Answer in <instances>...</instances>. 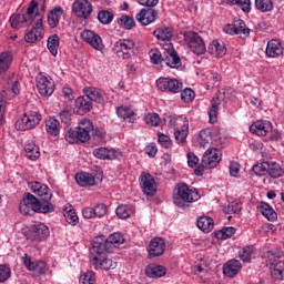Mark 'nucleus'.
<instances>
[{
	"instance_id": "f3484780",
	"label": "nucleus",
	"mask_w": 284,
	"mask_h": 284,
	"mask_svg": "<svg viewBox=\"0 0 284 284\" xmlns=\"http://www.w3.org/2000/svg\"><path fill=\"white\" fill-rule=\"evenodd\" d=\"M49 236H50V229L43 223H37L32 225L28 234L29 241H36V243L45 241V239H48Z\"/></svg>"
},
{
	"instance_id": "c756f323",
	"label": "nucleus",
	"mask_w": 284,
	"mask_h": 284,
	"mask_svg": "<svg viewBox=\"0 0 284 284\" xmlns=\"http://www.w3.org/2000/svg\"><path fill=\"white\" fill-rule=\"evenodd\" d=\"M45 131L50 136H59L61 134V123L57 118L50 116L45 120Z\"/></svg>"
},
{
	"instance_id": "0e129e2a",
	"label": "nucleus",
	"mask_w": 284,
	"mask_h": 284,
	"mask_svg": "<svg viewBox=\"0 0 284 284\" xmlns=\"http://www.w3.org/2000/svg\"><path fill=\"white\" fill-rule=\"evenodd\" d=\"M59 118H60L61 122L64 125H67V126L72 125V111H70V110H62L59 113Z\"/></svg>"
},
{
	"instance_id": "0eeeda50",
	"label": "nucleus",
	"mask_w": 284,
	"mask_h": 284,
	"mask_svg": "<svg viewBox=\"0 0 284 284\" xmlns=\"http://www.w3.org/2000/svg\"><path fill=\"white\" fill-rule=\"evenodd\" d=\"M31 191L36 196H38V203L42 206H51L49 209V214L54 210V204H52L50 201H52V192H50V187L48 185L40 183V182H31L30 183Z\"/></svg>"
},
{
	"instance_id": "412c9836",
	"label": "nucleus",
	"mask_w": 284,
	"mask_h": 284,
	"mask_svg": "<svg viewBox=\"0 0 284 284\" xmlns=\"http://www.w3.org/2000/svg\"><path fill=\"white\" fill-rule=\"evenodd\" d=\"M72 12L80 19H88L89 14H92V3L88 0H78L72 6Z\"/></svg>"
},
{
	"instance_id": "a18cd8bd",
	"label": "nucleus",
	"mask_w": 284,
	"mask_h": 284,
	"mask_svg": "<svg viewBox=\"0 0 284 284\" xmlns=\"http://www.w3.org/2000/svg\"><path fill=\"white\" fill-rule=\"evenodd\" d=\"M118 26H120V28H124V30H133V28H136V22L134 21V18L130 17V16H121L118 21H116Z\"/></svg>"
},
{
	"instance_id": "c85d7f7f",
	"label": "nucleus",
	"mask_w": 284,
	"mask_h": 284,
	"mask_svg": "<svg viewBox=\"0 0 284 284\" xmlns=\"http://www.w3.org/2000/svg\"><path fill=\"white\" fill-rule=\"evenodd\" d=\"M84 94L90 99L91 103H105V93L101 89L88 87L83 89Z\"/></svg>"
},
{
	"instance_id": "7ed1b4c3",
	"label": "nucleus",
	"mask_w": 284,
	"mask_h": 284,
	"mask_svg": "<svg viewBox=\"0 0 284 284\" xmlns=\"http://www.w3.org/2000/svg\"><path fill=\"white\" fill-rule=\"evenodd\" d=\"M178 192L173 195V203L178 207L185 210L186 203H196L201 199V194L194 187L187 186V184H179Z\"/></svg>"
},
{
	"instance_id": "603ef678",
	"label": "nucleus",
	"mask_w": 284,
	"mask_h": 284,
	"mask_svg": "<svg viewBox=\"0 0 284 284\" xmlns=\"http://www.w3.org/2000/svg\"><path fill=\"white\" fill-rule=\"evenodd\" d=\"M199 143L202 148L212 143V129H204L199 134Z\"/></svg>"
},
{
	"instance_id": "dca6fc26",
	"label": "nucleus",
	"mask_w": 284,
	"mask_h": 284,
	"mask_svg": "<svg viewBox=\"0 0 284 284\" xmlns=\"http://www.w3.org/2000/svg\"><path fill=\"white\" fill-rule=\"evenodd\" d=\"M37 88L39 94L41 97H52L54 93V81H52V78L45 77L42 73L38 74L36 78Z\"/></svg>"
},
{
	"instance_id": "1a4fd4ad",
	"label": "nucleus",
	"mask_w": 284,
	"mask_h": 284,
	"mask_svg": "<svg viewBox=\"0 0 284 284\" xmlns=\"http://www.w3.org/2000/svg\"><path fill=\"white\" fill-rule=\"evenodd\" d=\"M184 42L189 45L193 54H205V42H203V38L199 33L194 31L184 32Z\"/></svg>"
},
{
	"instance_id": "6ab92c4d",
	"label": "nucleus",
	"mask_w": 284,
	"mask_h": 284,
	"mask_svg": "<svg viewBox=\"0 0 284 284\" xmlns=\"http://www.w3.org/2000/svg\"><path fill=\"white\" fill-rule=\"evenodd\" d=\"M140 186L146 196H154L156 194V181H154V178L150 173L141 174Z\"/></svg>"
},
{
	"instance_id": "aec40b11",
	"label": "nucleus",
	"mask_w": 284,
	"mask_h": 284,
	"mask_svg": "<svg viewBox=\"0 0 284 284\" xmlns=\"http://www.w3.org/2000/svg\"><path fill=\"white\" fill-rule=\"evenodd\" d=\"M149 258H156V256H163L165 254V240L161 237H154L150 241L149 247Z\"/></svg>"
},
{
	"instance_id": "79ce46f5",
	"label": "nucleus",
	"mask_w": 284,
	"mask_h": 284,
	"mask_svg": "<svg viewBox=\"0 0 284 284\" xmlns=\"http://www.w3.org/2000/svg\"><path fill=\"white\" fill-rule=\"evenodd\" d=\"M115 213L119 219H130L131 215L134 214V206L128 204L119 205L115 210Z\"/></svg>"
},
{
	"instance_id": "a19ab883",
	"label": "nucleus",
	"mask_w": 284,
	"mask_h": 284,
	"mask_svg": "<svg viewBox=\"0 0 284 284\" xmlns=\"http://www.w3.org/2000/svg\"><path fill=\"white\" fill-rule=\"evenodd\" d=\"M153 34L158 39V41H170L173 37L172 28H160L153 31Z\"/></svg>"
},
{
	"instance_id": "20e7f679",
	"label": "nucleus",
	"mask_w": 284,
	"mask_h": 284,
	"mask_svg": "<svg viewBox=\"0 0 284 284\" xmlns=\"http://www.w3.org/2000/svg\"><path fill=\"white\" fill-rule=\"evenodd\" d=\"M19 210L24 216H30L36 214V212L38 214H50L51 206H42L37 196L32 195V193H27L20 202Z\"/></svg>"
},
{
	"instance_id": "bf43d9fd",
	"label": "nucleus",
	"mask_w": 284,
	"mask_h": 284,
	"mask_svg": "<svg viewBox=\"0 0 284 284\" xmlns=\"http://www.w3.org/2000/svg\"><path fill=\"white\" fill-rule=\"evenodd\" d=\"M267 168H270V162H262L253 165V172L256 176H265L267 174Z\"/></svg>"
},
{
	"instance_id": "2f4dec72",
	"label": "nucleus",
	"mask_w": 284,
	"mask_h": 284,
	"mask_svg": "<svg viewBox=\"0 0 284 284\" xmlns=\"http://www.w3.org/2000/svg\"><path fill=\"white\" fill-rule=\"evenodd\" d=\"M93 156L102 161H105V160L112 161L116 159V151L110 150L108 148H98L93 151Z\"/></svg>"
},
{
	"instance_id": "49530a36",
	"label": "nucleus",
	"mask_w": 284,
	"mask_h": 284,
	"mask_svg": "<svg viewBox=\"0 0 284 284\" xmlns=\"http://www.w3.org/2000/svg\"><path fill=\"white\" fill-rule=\"evenodd\" d=\"M10 65H12V53L2 52L0 54V72H8V70H10Z\"/></svg>"
},
{
	"instance_id": "2eb2a0df",
	"label": "nucleus",
	"mask_w": 284,
	"mask_h": 284,
	"mask_svg": "<svg viewBox=\"0 0 284 284\" xmlns=\"http://www.w3.org/2000/svg\"><path fill=\"white\" fill-rule=\"evenodd\" d=\"M224 32L231 36L236 34L240 39H247L250 37V28H247L243 20H234L232 24H226Z\"/></svg>"
},
{
	"instance_id": "ddd939ff",
	"label": "nucleus",
	"mask_w": 284,
	"mask_h": 284,
	"mask_svg": "<svg viewBox=\"0 0 284 284\" xmlns=\"http://www.w3.org/2000/svg\"><path fill=\"white\" fill-rule=\"evenodd\" d=\"M156 88L161 90V92L178 94V92H182L183 90V82L171 78H159L156 80Z\"/></svg>"
},
{
	"instance_id": "8fccbe9b",
	"label": "nucleus",
	"mask_w": 284,
	"mask_h": 284,
	"mask_svg": "<svg viewBox=\"0 0 284 284\" xmlns=\"http://www.w3.org/2000/svg\"><path fill=\"white\" fill-rule=\"evenodd\" d=\"M255 8L260 12H272L274 10V2L272 0H255Z\"/></svg>"
},
{
	"instance_id": "4be33fe9",
	"label": "nucleus",
	"mask_w": 284,
	"mask_h": 284,
	"mask_svg": "<svg viewBox=\"0 0 284 284\" xmlns=\"http://www.w3.org/2000/svg\"><path fill=\"white\" fill-rule=\"evenodd\" d=\"M159 13L156 10L149 8V9H142L136 16L135 19L141 23L142 26H150V23H154L156 21V16Z\"/></svg>"
},
{
	"instance_id": "ea45409f",
	"label": "nucleus",
	"mask_w": 284,
	"mask_h": 284,
	"mask_svg": "<svg viewBox=\"0 0 284 284\" xmlns=\"http://www.w3.org/2000/svg\"><path fill=\"white\" fill-rule=\"evenodd\" d=\"M116 114L120 119H124L129 123H134V111L130 106H118Z\"/></svg>"
},
{
	"instance_id": "f704fd0d",
	"label": "nucleus",
	"mask_w": 284,
	"mask_h": 284,
	"mask_svg": "<svg viewBox=\"0 0 284 284\" xmlns=\"http://www.w3.org/2000/svg\"><path fill=\"white\" fill-rule=\"evenodd\" d=\"M256 256V248L253 245L242 247L239 252V257L243 263H252V258Z\"/></svg>"
},
{
	"instance_id": "bb28decb",
	"label": "nucleus",
	"mask_w": 284,
	"mask_h": 284,
	"mask_svg": "<svg viewBox=\"0 0 284 284\" xmlns=\"http://www.w3.org/2000/svg\"><path fill=\"white\" fill-rule=\"evenodd\" d=\"M75 182L80 187H94L97 185V176L88 172H80L75 174Z\"/></svg>"
},
{
	"instance_id": "72a5a7b5",
	"label": "nucleus",
	"mask_w": 284,
	"mask_h": 284,
	"mask_svg": "<svg viewBox=\"0 0 284 284\" xmlns=\"http://www.w3.org/2000/svg\"><path fill=\"white\" fill-rule=\"evenodd\" d=\"M61 17H63V8L55 7L50 11L48 16V23L50 28H57L59 26V21H61Z\"/></svg>"
},
{
	"instance_id": "39448f33",
	"label": "nucleus",
	"mask_w": 284,
	"mask_h": 284,
	"mask_svg": "<svg viewBox=\"0 0 284 284\" xmlns=\"http://www.w3.org/2000/svg\"><path fill=\"white\" fill-rule=\"evenodd\" d=\"M221 163V151L216 148H212L205 151L202 156V163L194 170L196 176H203L205 170H212Z\"/></svg>"
},
{
	"instance_id": "6e6d98bb",
	"label": "nucleus",
	"mask_w": 284,
	"mask_h": 284,
	"mask_svg": "<svg viewBox=\"0 0 284 284\" xmlns=\"http://www.w3.org/2000/svg\"><path fill=\"white\" fill-rule=\"evenodd\" d=\"M230 6H237L243 12L252 10V2L250 0H229Z\"/></svg>"
},
{
	"instance_id": "69168bd1",
	"label": "nucleus",
	"mask_w": 284,
	"mask_h": 284,
	"mask_svg": "<svg viewBox=\"0 0 284 284\" xmlns=\"http://www.w3.org/2000/svg\"><path fill=\"white\" fill-rule=\"evenodd\" d=\"M185 123H190L187 122V119L185 118H170L169 120V125L170 128H173L174 131L176 130V128H183V125H185Z\"/></svg>"
},
{
	"instance_id": "cd10ccee",
	"label": "nucleus",
	"mask_w": 284,
	"mask_h": 284,
	"mask_svg": "<svg viewBox=\"0 0 284 284\" xmlns=\"http://www.w3.org/2000/svg\"><path fill=\"white\" fill-rule=\"evenodd\" d=\"M209 54L215 57V59L223 58L224 54H227V49L225 48L224 42H219V40H213L207 48Z\"/></svg>"
},
{
	"instance_id": "f8f14e48",
	"label": "nucleus",
	"mask_w": 284,
	"mask_h": 284,
	"mask_svg": "<svg viewBox=\"0 0 284 284\" xmlns=\"http://www.w3.org/2000/svg\"><path fill=\"white\" fill-rule=\"evenodd\" d=\"M36 19L37 21L32 29L24 36V41L27 43H37V41H41L43 39V34H45V30H43V17L36 13Z\"/></svg>"
},
{
	"instance_id": "a878e982",
	"label": "nucleus",
	"mask_w": 284,
	"mask_h": 284,
	"mask_svg": "<svg viewBox=\"0 0 284 284\" xmlns=\"http://www.w3.org/2000/svg\"><path fill=\"white\" fill-rule=\"evenodd\" d=\"M92 110V102L90 98H88L85 94L79 97L75 100V114H79L80 116H83V114H88Z\"/></svg>"
},
{
	"instance_id": "b1692460",
	"label": "nucleus",
	"mask_w": 284,
	"mask_h": 284,
	"mask_svg": "<svg viewBox=\"0 0 284 284\" xmlns=\"http://www.w3.org/2000/svg\"><path fill=\"white\" fill-rule=\"evenodd\" d=\"M250 131L257 136H267L272 132V122L263 120L256 121L250 126Z\"/></svg>"
},
{
	"instance_id": "9d476101",
	"label": "nucleus",
	"mask_w": 284,
	"mask_h": 284,
	"mask_svg": "<svg viewBox=\"0 0 284 284\" xmlns=\"http://www.w3.org/2000/svg\"><path fill=\"white\" fill-rule=\"evenodd\" d=\"M109 254L108 252L102 253H93L92 246L90 248L91 256V265H93L94 270H116V262L110 258H104V256Z\"/></svg>"
},
{
	"instance_id": "4d7b16f0",
	"label": "nucleus",
	"mask_w": 284,
	"mask_h": 284,
	"mask_svg": "<svg viewBox=\"0 0 284 284\" xmlns=\"http://www.w3.org/2000/svg\"><path fill=\"white\" fill-rule=\"evenodd\" d=\"M80 284H97V274L92 271H88L80 276Z\"/></svg>"
},
{
	"instance_id": "f03ea898",
	"label": "nucleus",
	"mask_w": 284,
	"mask_h": 284,
	"mask_svg": "<svg viewBox=\"0 0 284 284\" xmlns=\"http://www.w3.org/2000/svg\"><path fill=\"white\" fill-rule=\"evenodd\" d=\"M94 131V124L88 119H82L77 128L69 129L64 139L68 143H88L90 133Z\"/></svg>"
},
{
	"instance_id": "680f3d73",
	"label": "nucleus",
	"mask_w": 284,
	"mask_h": 284,
	"mask_svg": "<svg viewBox=\"0 0 284 284\" xmlns=\"http://www.w3.org/2000/svg\"><path fill=\"white\" fill-rule=\"evenodd\" d=\"M12 276V271L10 266L6 264H0V283H6Z\"/></svg>"
},
{
	"instance_id": "5fc2aeb1",
	"label": "nucleus",
	"mask_w": 284,
	"mask_h": 284,
	"mask_svg": "<svg viewBox=\"0 0 284 284\" xmlns=\"http://www.w3.org/2000/svg\"><path fill=\"white\" fill-rule=\"evenodd\" d=\"M64 219L69 225H77L79 223V215H77V211L73 209H64Z\"/></svg>"
},
{
	"instance_id": "4468645a",
	"label": "nucleus",
	"mask_w": 284,
	"mask_h": 284,
	"mask_svg": "<svg viewBox=\"0 0 284 284\" xmlns=\"http://www.w3.org/2000/svg\"><path fill=\"white\" fill-rule=\"evenodd\" d=\"M163 50H164L163 63H165L168 68L179 70V68H181L183 63L181 62V57H179V53H176L172 43L169 42L164 44Z\"/></svg>"
},
{
	"instance_id": "052dcab7",
	"label": "nucleus",
	"mask_w": 284,
	"mask_h": 284,
	"mask_svg": "<svg viewBox=\"0 0 284 284\" xmlns=\"http://www.w3.org/2000/svg\"><path fill=\"white\" fill-rule=\"evenodd\" d=\"M32 272H34L37 276H43V274L48 272V264L44 261L36 262Z\"/></svg>"
},
{
	"instance_id": "09e8293b",
	"label": "nucleus",
	"mask_w": 284,
	"mask_h": 284,
	"mask_svg": "<svg viewBox=\"0 0 284 284\" xmlns=\"http://www.w3.org/2000/svg\"><path fill=\"white\" fill-rule=\"evenodd\" d=\"M267 174L271 179H281L283 176V168L276 162H268Z\"/></svg>"
},
{
	"instance_id": "864d4df0",
	"label": "nucleus",
	"mask_w": 284,
	"mask_h": 284,
	"mask_svg": "<svg viewBox=\"0 0 284 284\" xmlns=\"http://www.w3.org/2000/svg\"><path fill=\"white\" fill-rule=\"evenodd\" d=\"M98 20L103 26H110V23H112V21H114V13H112L108 10H102L98 13Z\"/></svg>"
},
{
	"instance_id": "de8ad7c7",
	"label": "nucleus",
	"mask_w": 284,
	"mask_h": 284,
	"mask_svg": "<svg viewBox=\"0 0 284 284\" xmlns=\"http://www.w3.org/2000/svg\"><path fill=\"white\" fill-rule=\"evenodd\" d=\"M211 109L209 111V121L210 123H216L219 121V106L221 105V100L219 98L213 99L211 102Z\"/></svg>"
},
{
	"instance_id": "423d86ee",
	"label": "nucleus",
	"mask_w": 284,
	"mask_h": 284,
	"mask_svg": "<svg viewBox=\"0 0 284 284\" xmlns=\"http://www.w3.org/2000/svg\"><path fill=\"white\" fill-rule=\"evenodd\" d=\"M113 52L118 59L130 60L136 57V43L132 39H120L113 44Z\"/></svg>"
},
{
	"instance_id": "e2e57ef3",
	"label": "nucleus",
	"mask_w": 284,
	"mask_h": 284,
	"mask_svg": "<svg viewBox=\"0 0 284 284\" xmlns=\"http://www.w3.org/2000/svg\"><path fill=\"white\" fill-rule=\"evenodd\" d=\"M243 210V204L239 201H233L229 203L227 207L224 209V212H227V214L233 213V214H239Z\"/></svg>"
},
{
	"instance_id": "4c0bfd02",
	"label": "nucleus",
	"mask_w": 284,
	"mask_h": 284,
	"mask_svg": "<svg viewBox=\"0 0 284 284\" xmlns=\"http://www.w3.org/2000/svg\"><path fill=\"white\" fill-rule=\"evenodd\" d=\"M197 227L207 234L214 230V220L212 217L202 216L197 220Z\"/></svg>"
},
{
	"instance_id": "e433bc0d",
	"label": "nucleus",
	"mask_w": 284,
	"mask_h": 284,
	"mask_svg": "<svg viewBox=\"0 0 284 284\" xmlns=\"http://www.w3.org/2000/svg\"><path fill=\"white\" fill-rule=\"evenodd\" d=\"M11 28L19 30V28H23L26 23H30L28 17L23 13L13 14L10 18Z\"/></svg>"
},
{
	"instance_id": "f257e3e1",
	"label": "nucleus",
	"mask_w": 284,
	"mask_h": 284,
	"mask_svg": "<svg viewBox=\"0 0 284 284\" xmlns=\"http://www.w3.org/2000/svg\"><path fill=\"white\" fill-rule=\"evenodd\" d=\"M123 243H125V237H123V234L121 233H113L108 239L100 235L94 237L92 242V253L99 254L108 252L109 254H112V252H114L119 245H123Z\"/></svg>"
},
{
	"instance_id": "473e14b6",
	"label": "nucleus",
	"mask_w": 284,
	"mask_h": 284,
	"mask_svg": "<svg viewBox=\"0 0 284 284\" xmlns=\"http://www.w3.org/2000/svg\"><path fill=\"white\" fill-rule=\"evenodd\" d=\"M24 152L27 154V158L30 159V161H37L39 156H41V152L39 150V146L34 141H28L24 145Z\"/></svg>"
},
{
	"instance_id": "13d9d810",
	"label": "nucleus",
	"mask_w": 284,
	"mask_h": 284,
	"mask_svg": "<svg viewBox=\"0 0 284 284\" xmlns=\"http://www.w3.org/2000/svg\"><path fill=\"white\" fill-rule=\"evenodd\" d=\"M37 1H31V6L27 9V12L24 14V17H27V19L29 20V26L34 23V21L37 22V14H34V10H37Z\"/></svg>"
},
{
	"instance_id": "37998d69",
	"label": "nucleus",
	"mask_w": 284,
	"mask_h": 284,
	"mask_svg": "<svg viewBox=\"0 0 284 284\" xmlns=\"http://www.w3.org/2000/svg\"><path fill=\"white\" fill-rule=\"evenodd\" d=\"M149 57H150L151 63H153L155 68L158 69L163 68L164 54L162 55L159 49H151L149 52Z\"/></svg>"
},
{
	"instance_id": "5701e85b",
	"label": "nucleus",
	"mask_w": 284,
	"mask_h": 284,
	"mask_svg": "<svg viewBox=\"0 0 284 284\" xmlns=\"http://www.w3.org/2000/svg\"><path fill=\"white\" fill-rule=\"evenodd\" d=\"M283 43L281 40L272 39L267 42L266 45V57L270 59H276L283 57Z\"/></svg>"
},
{
	"instance_id": "3c124183",
	"label": "nucleus",
	"mask_w": 284,
	"mask_h": 284,
	"mask_svg": "<svg viewBox=\"0 0 284 284\" xmlns=\"http://www.w3.org/2000/svg\"><path fill=\"white\" fill-rule=\"evenodd\" d=\"M236 234V229L230 226V227H224L217 232H215V239H219L220 241H225L227 239H232Z\"/></svg>"
},
{
	"instance_id": "58836bf2",
	"label": "nucleus",
	"mask_w": 284,
	"mask_h": 284,
	"mask_svg": "<svg viewBox=\"0 0 284 284\" xmlns=\"http://www.w3.org/2000/svg\"><path fill=\"white\" fill-rule=\"evenodd\" d=\"M59 34H52L47 40V48L52 57H57L59 54Z\"/></svg>"
},
{
	"instance_id": "c9c22d12",
	"label": "nucleus",
	"mask_w": 284,
	"mask_h": 284,
	"mask_svg": "<svg viewBox=\"0 0 284 284\" xmlns=\"http://www.w3.org/2000/svg\"><path fill=\"white\" fill-rule=\"evenodd\" d=\"M190 132V123H184L181 128L174 130V139L178 143H185L187 139V133Z\"/></svg>"
},
{
	"instance_id": "774afa93",
	"label": "nucleus",
	"mask_w": 284,
	"mask_h": 284,
	"mask_svg": "<svg viewBox=\"0 0 284 284\" xmlns=\"http://www.w3.org/2000/svg\"><path fill=\"white\" fill-rule=\"evenodd\" d=\"M194 97H196V93L190 88H186L181 92V99L184 103H190V101H193Z\"/></svg>"
},
{
	"instance_id": "7c9ffc66",
	"label": "nucleus",
	"mask_w": 284,
	"mask_h": 284,
	"mask_svg": "<svg viewBox=\"0 0 284 284\" xmlns=\"http://www.w3.org/2000/svg\"><path fill=\"white\" fill-rule=\"evenodd\" d=\"M168 271L164 266L159 264H149L145 268V275L149 278H161L162 276H165Z\"/></svg>"
},
{
	"instance_id": "c03bdc74",
	"label": "nucleus",
	"mask_w": 284,
	"mask_h": 284,
	"mask_svg": "<svg viewBox=\"0 0 284 284\" xmlns=\"http://www.w3.org/2000/svg\"><path fill=\"white\" fill-rule=\"evenodd\" d=\"M260 210L267 221H276V219H278V214H276L274 209H272L271 205L265 202L260 204Z\"/></svg>"
},
{
	"instance_id": "9b49d317",
	"label": "nucleus",
	"mask_w": 284,
	"mask_h": 284,
	"mask_svg": "<svg viewBox=\"0 0 284 284\" xmlns=\"http://www.w3.org/2000/svg\"><path fill=\"white\" fill-rule=\"evenodd\" d=\"M271 265V276L275 281H284V255L281 253L268 256Z\"/></svg>"
},
{
	"instance_id": "a211bd4d",
	"label": "nucleus",
	"mask_w": 284,
	"mask_h": 284,
	"mask_svg": "<svg viewBox=\"0 0 284 284\" xmlns=\"http://www.w3.org/2000/svg\"><path fill=\"white\" fill-rule=\"evenodd\" d=\"M80 37L82 41H84V43H89V45H91L93 50H98L99 52H101L105 48V45H103V40L101 39V36L92 30H83Z\"/></svg>"
},
{
	"instance_id": "393cba45",
	"label": "nucleus",
	"mask_w": 284,
	"mask_h": 284,
	"mask_svg": "<svg viewBox=\"0 0 284 284\" xmlns=\"http://www.w3.org/2000/svg\"><path fill=\"white\" fill-rule=\"evenodd\" d=\"M243 270V265L239 260H231L226 262L223 266V274L227 276V278H234V276L239 275V272Z\"/></svg>"
},
{
	"instance_id": "6e6552de",
	"label": "nucleus",
	"mask_w": 284,
	"mask_h": 284,
	"mask_svg": "<svg viewBox=\"0 0 284 284\" xmlns=\"http://www.w3.org/2000/svg\"><path fill=\"white\" fill-rule=\"evenodd\" d=\"M41 119L42 116L39 111H28L17 120L16 129L20 130V132L34 130V128L41 123Z\"/></svg>"
},
{
	"instance_id": "338daca9",
	"label": "nucleus",
	"mask_w": 284,
	"mask_h": 284,
	"mask_svg": "<svg viewBox=\"0 0 284 284\" xmlns=\"http://www.w3.org/2000/svg\"><path fill=\"white\" fill-rule=\"evenodd\" d=\"M145 123H148V125H151L152 128H156L159 126V123H161V118L158 113H149L145 116Z\"/></svg>"
}]
</instances>
